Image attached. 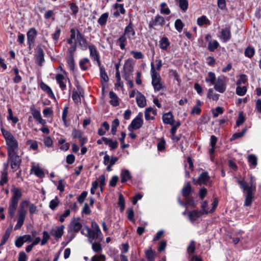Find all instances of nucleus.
Returning a JSON list of instances; mask_svg holds the SVG:
<instances>
[{"label": "nucleus", "mask_w": 261, "mask_h": 261, "mask_svg": "<svg viewBox=\"0 0 261 261\" xmlns=\"http://www.w3.org/2000/svg\"><path fill=\"white\" fill-rule=\"evenodd\" d=\"M11 192L12 194L10 199V204L8 208V213L10 217L13 218L18 206V203L19 199H21L22 194L21 189L13 185Z\"/></svg>", "instance_id": "f257e3e1"}, {"label": "nucleus", "mask_w": 261, "mask_h": 261, "mask_svg": "<svg viewBox=\"0 0 261 261\" xmlns=\"http://www.w3.org/2000/svg\"><path fill=\"white\" fill-rule=\"evenodd\" d=\"M1 131L6 140L8 153L17 152L19 148L17 140L11 132L3 128Z\"/></svg>", "instance_id": "f03ea898"}, {"label": "nucleus", "mask_w": 261, "mask_h": 261, "mask_svg": "<svg viewBox=\"0 0 261 261\" xmlns=\"http://www.w3.org/2000/svg\"><path fill=\"white\" fill-rule=\"evenodd\" d=\"M31 203L28 200H23L20 204V208L18 212L17 222L14 227V230L20 229L23 225L27 213L25 208L29 206Z\"/></svg>", "instance_id": "7ed1b4c3"}, {"label": "nucleus", "mask_w": 261, "mask_h": 261, "mask_svg": "<svg viewBox=\"0 0 261 261\" xmlns=\"http://www.w3.org/2000/svg\"><path fill=\"white\" fill-rule=\"evenodd\" d=\"M151 74L152 77V84L155 91H159L163 88L161 77L160 74L155 71L153 63H151Z\"/></svg>", "instance_id": "20e7f679"}, {"label": "nucleus", "mask_w": 261, "mask_h": 261, "mask_svg": "<svg viewBox=\"0 0 261 261\" xmlns=\"http://www.w3.org/2000/svg\"><path fill=\"white\" fill-rule=\"evenodd\" d=\"M227 79L224 75H221L217 79L214 85V89L218 92L223 93L226 89Z\"/></svg>", "instance_id": "39448f33"}, {"label": "nucleus", "mask_w": 261, "mask_h": 261, "mask_svg": "<svg viewBox=\"0 0 261 261\" xmlns=\"http://www.w3.org/2000/svg\"><path fill=\"white\" fill-rule=\"evenodd\" d=\"M9 160L11 162V166L14 171H16L19 167L21 162V158L17 154V152L8 153Z\"/></svg>", "instance_id": "423d86ee"}, {"label": "nucleus", "mask_w": 261, "mask_h": 261, "mask_svg": "<svg viewBox=\"0 0 261 261\" xmlns=\"http://www.w3.org/2000/svg\"><path fill=\"white\" fill-rule=\"evenodd\" d=\"M143 124V114L140 112L136 118L132 120L128 128L129 130L131 129L133 130L138 129L142 126Z\"/></svg>", "instance_id": "0eeeda50"}, {"label": "nucleus", "mask_w": 261, "mask_h": 261, "mask_svg": "<svg viewBox=\"0 0 261 261\" xmlns=\"http://www.w3.org/2000/svg\"><path fill=\"white\" fill-rule=\"evenodd\" d=\"M237 182L241 188L243 189L244 191H246L245 196L253 197V192L256 190V189H253L249 187L247 183L244 180H241L237 178Z\"/></svg>", "instance_id": "6e6552de"}, {"label": "nucleus", "mask_w": 261, "mask_h": 261, "mask_svg": "<svg viewBox=\"0 0 261 261\" xmlns=\"http://www.w3.org/2000/svg\"><path fill=\"white\" fill-rule=\"evenodd\" d=\"M87 230V236L88 237L89 241L91 243H92L93 241L94 240H98L99 242L101 241L102 240V234L101 232V234H99V233L95 231H92L89 227H86Z\"/></svg>", "instance_id": "1a4fd4ad"}, {"label": "nucleus", "mask_w": 261, "mask_h": 261, "mask_svg": "<svg viewBox=\"0 0 261 261\" xmlns=\"http://www.w3.org/2000/svg\"><path fill=\"white\" fill-rule=\"evenodd\" d=\"M165 23V20L163 17L160 15H157L154 19H152L148 24L150 29L154 28V27L157 25L163 26Z\"/></svg>", "instance_id": "9d476101"}, {"label": "nucleus", "mask_w": 261, "mask_h": 261, "mask_svg": "<svg viewBox=\"0 0 261 261\" xmlns=\"http://www.w3.org/2000/svg\"><path fill=\"white\" fill-rule=\"evenodd\" d=\"M44 53L41 47H37L35 51V63L39 66H42L44 61Z\"/></svg>", "instance_id": "9b49d317"}, {"label": "nucleus", "mask_w": 261, "mask_h": 261, "mask_svg": "<svg viewBox=\"0 0 261 261\" xmlns=\"http://www.w3.org/2000/svg\"><path fill=\"white\" fill-rule=\"evenodd\" d=\"M37 35V32L34 28L30 29L28 31L27 34V40L30 48L34 43Z\"/></svg>", "instance_id": "f8f14e48"}, {"label": "nucleus", "mask_w": 261, "mask_h": 261, "mask_svg": "<svg viewBox=\"0 0 261 261\" xmlns=\"http://www.w3.org/2000/svg\"><path fill=\"white\" fill-rule=\"evenodd\" d=\"M76 88L77 91L73 90L72 91V98L76 103H80L81 101V96H83L84 91L83 88L80 86L77 85Z\"/></svg>", "instance_id": "ddd939ff"}, {"label": "nucleus", "mask_w": 261, "mask_h": 261, "mask_svg": "<svg viewBox=\"0 0 261 261\" xmlns=\"http://www.w3.org/2000/svg\"><path fill=\"white\" fill-rule=\"evenodd\" d=\"M76 40L79 44L82 50H86L88 48L87 41L84 36L82 34L79 30H77Z\"/></svg>", "instance_id": "4468645a"}, {"label": "nucleus", "mask_w": 261, "mask_h": 261, "mask_svg": "<svg viewBox=\"0 0 261 261\" xmlns=\"http://www.w3.org/2000/svg\"><path fill=\"white\" fill-rule=\"evenodd\" d=\"M82 225L80 222V218L74 219L71 222L69 226V231L78 232L81 229Z\"/></svg>", "instance_id": "2eb2a0df"}, {"label": "nucleus", "mask_w": 261, "mask_h": 261, "mask_svg": "<svg viewBox=\"0 0 261 261\" xmlns=\"http://www.w3.org/2000/svg\"><path fill=\"white\" fill-rule=\"evenodd\" d=\"M64 226L61 225L56 227L55 230H51L50 234L55 238L56 240L61 238L64 233Z\"/></svg>", "instance_id": "dca6fc26"}, {"label": "nucleus", "mask_w": 261, "mask_h": 261, "mask_svg": "<svg viewBox=\"0 0 261 261\" xmlns=\"http://www.w3.org/2000/svg\"><path fill=\"white\" fill-rule=\"evenodd\" d=\"M136 102L138 107L144 108L146 105V98L140 92L138 91L136 96Z\"/></svg>", "instance_id": "f3484780"}, {"label": "nucleus", "mask_w": 261, "mask_h": 261, "mask_svg": "<svg viewBox=\"0 0 261 261\" xmlns=\"http://www.w3.org/2000/svg\"><path fill=\"white\" fill-rule=\"evenodd\" d=\"M210 179V177L208 175V172L206 171L201 173L198 178V182L200 185H207Z\"/></svg>", "instance_id": "a211bd4d"}, {"label": "nucleus", "mask_w": 261, "mask_h": 261, "mask_svg": "<svg viewBox=\"0 0 261 261\" xmlns=\"http://www.w3.org/2000/svg\"><path fill=\"white\" fill-rule=\"evenodd\" d=\"M202 215H203V214L200 211L193 210L188 212L189 219L192 222H194L197 220Z\"/></svg>", "instance_id": "6ab92c4d"}, {"label": "nucleus", "mask_w": 261, "mask_h": 261, "mask_svg": "<svg viewBox=\"0 0 261 261\" xmlns=\"http://www.w3.org/2000/svg\"><path fill=\"white\" fill-rule=\"evenodd\" d=\"M123 34H125V36L127 35L128 38H130L131 37H133L135 35L136 32L134 29L133 24L131 21H130L128 25L125 27Z\"/></svg>", "instance_id": "aec40b11"}, {"label": "nucleus", "mask_w": 261, "mask_h": 261, "mask_svg": "<svg viewBox=\"0 0 261 261\" xmlns=\"http://www.w3.org/2000/svg\"><path fill=\"white\" fill-rule=\"evenodd\" d=\"M163 122L165 124H169L173 125L175 122L173 119V116L171 112L164 114L162 117Z\"/></svg>", "instance_id": "412c9836"}, {"label": "nucleus", "mask_w": 261, "mask_h": 261, "mask_svg": "<svg viewBox=\"0 0 261 261\" xmlns=\"http://www.w3.org/2000/svg\"><path fill=\"white\" fill-rule=\"evenodd\" d=\"M156 115V111L151 107L147 108L145 111V118L146 120L154 119Z\"/></svg>", "instance_id": "4be33fe9"}, {"label": "nucleus", "mask_w": 261, "mask_h": 261, "mask_svg": "<svg viewBox=\"0 0 261 261\" xmlns=\"http://www.w3.org/2000/svg\"><path fill=\"white\" fill-rule=\"evenodd\" d=\"M102 140L106 145L110 146L111 150L115 149L118 147V143L117 141H113L112 139L105 137H102Z\"/></svg>", "instance_id": "5701e85b"}, {"label": "nucleus", "mask_w": 261, "mask_h": 261, "mask_svg": "<svg viewBox=\"0 0 261 261\" xmlns=\"http://www.w3.org/2000/svg\"><path fill=\"white\" fill-rule=\"evenodd\" d=\"M247 159L251 168H255L257 165V156L253 154H250L248 155Z\"/></svg>", "instance_id": "b1692460"}, {"label": "nucleus", "mask_w": 261, "mask_h": 261, "mask_svg": "<svg viewBox=\"0 0 261 261\" xmlns=\"http://www.w3.org/2000/svg\"><path fill=\"white\" fill-rule=\"evenodd\" d=\"M231 38L230 28H225L221 31V38L225 41H227Z\"/></svg>", "instance_id": "393cba45"}, {"label": "nucleus", "mask_w": 261, "mask_h": 261, "mask_svg": "<svg viewBox=\"0 0 261 261\" xmlns=\"http://www.w3.org/2000/svg\"><path fill=\"white\" fill-rule=\"evenodd\" d=\"M121 182L123 183L130 179L132 176L128 170H122L120 174Z\"/></svg>", "instance_id": "a878e982"}, {"label": "nucleus", "mask_w": 261, "mask_h": 261, "mask_svg": "<svg viewBox=\"0 0 261 261\" xmlns=\"http://www.w3.org/2000/svg\"><path fill=\"white\" fill-rule=\"evenodd\" d=\"M40 88L42 90L46 92L50 97L53 98H55V95L51 88L47 84L43 82H41L40 83Z\"/></svg>", "instance_id": "bb28decb"}, {"label": "nucleus", "mask_w": 261, "mask_h": 261, "mask_svg": "<svg viewBox=\"0 0 261 261\" xmlns=\"http://www.w3.org/2000/svg\"><path fill=\"white\" fill-rule=\"evenodd\" d=\"M118 160V158L116 156H112L111 159L110 156L108 154H106L103 158V163L105 165L111 164V165H114Z\"/></svg>", "instance_id": "cd10ccee"}, {"label": "nucleus", "mask_w": 261, "mask_h": 261, "mask_svg": "<svg viewBox=\"0 0 261 261\" xmlns=\"http://www.w3.org/2000/svg\"><path fill=\"white\" fill-rule=\"evenodd\" d=\"M170 44L168 38L162 37L159 41V46L163 50H166Z\"/></svg>", "instance_id": "c85d7f7f"}, {"label": "nucleus", "mask_w": 261, "mask_h": 261, "mask_svg": "<svg viewBox=\"0 0 261 261\" xmlns=\"http://www.w3.org/2000/svg\"><path fill=\"white\" fill-rule=\"evenodd\" d=\"M31 113L33 117L38 121L40 123L44 124L45 123V120L42 118L39 111L35 109H31Z\"/></svg>", "instance_id": "c756f323"}, {"label": "nucleus", "mask_w": 261, "mask_h": 261, "mask_svg": "<svg viewBox=\"0 0 261 261\" xmlns=\"http://www.w3.org/2000/svg\"><path fill=\"white\" fill-rule=\"evenodd\" d=\"M109 97L111 99L110 103L111 105L114 107H116L119 105L118 97L113 91L110 92Z\"/></svg>", "instance_id": "7c9ffc66"}, {"label": "nucleus", "mask_w": 261, "mask_h": 261, "mask_svg": "<svg viewBox=\"0 0 261 261\" xmlns=\"http://www.w3.org/2000/svg\"><path fill=\"white\" fill-rule=\"evenodd\" d=\"M56 79L62 90H64L66 88V84L63 82L65 79L64 76L62 74H57L56 76Z\"/></svg>", "instance_id": "2f4dec72"}, {"label": "nucleus", "mask_w": 261, "mask_h": 261, "mask_svg": "<svg viewBox=\"0 0 261 261\" xmlns=\"http://www.w3.org/2000/svg\"><path fill=\"white\" fill-rule=\"evenodd\" d=\"M192 192L191 186L190 182H187L182 189V195L184 197H188Z\"/></svg>", "instance_id": "473e14b6"}, {"label": "nucleus", "mask_w": 261, "mask_h": 261, "mask_svg": "<svg viewBox=\"0 0 261 261\" xmlns=\"http://www.w3.org/2000/svg\"><path fill=\"white\" fill-rule=\"evenodd\" d=\"M88 48L90 51V55L91 58L93 60L99 56L98 53L96 49V48L94 45L91 44L88 46Z\"/></svg>", "instance_id": "72a5a7b5"}, {"label": "nucleus", "mask_w": 261, "mask_h": 261, "mask_svg": "<svg viewBox=\"0 0 261 261\" xmlns=\"http://www.w3.org/2000/svg\"><path fill=\"white\" fill-rule=\"evenodd\" d=\"M31 172L38 177H43L44 176L43 171L38 167L33 166L31 169Z\"/></svg>", "instance_id": "f704fd0d"}, {"label": "nucleus", "mask_w": 261, "mask_h": 261, "mask_svg": "<svg viewBox=\"0 0 261 261\" xmlns=\"http://www.w3.org/2000/svg\"><path fill=\"white\" fill-rule=\"evenodd\" d=\"M109 17V14L108 13H103L100 17L98 18L97 21L98 23L101 25L103 26L105 25L107 21L108 20Z\"/></svg>", "instance_id": "c9c22d12"}, {"label": "nucleus", "mask_w": 261, "mask_h": 261, "mask_svg": "<svg viewBox=\"0 0 261 261\" xmlns=\"http://www.w3.org/2000/svg\"><path fill=\"white\" fill-rule=\"evenodd\" d=\"M126 42V37L125 34L121 35L117 40V43H119L120 47L121 49H124Z\"/></svg>", "instance_id": "e433bc0d"}, {"label": "nucleus", "mask_w": 261, "mask_h": 261, "mask_svg": "<svg viewBox=\"0 0 261 261\" xmlns=\"http://www.w3.org/2000/svg\"><path fill=\"white\" fill-rule=\"evenodd\" d=\"M201 210L200 211L203 215H207L210 213V210L208 208V201L204 200L201 202Z\"/></svg>", "instance_id": "4c0bfd02"}, {"label": "nucleus", "mask_w": 261, "mask_h": 261, "mask_svg": "<svg viewBox=\"0 0 261 261\" xmlns=\"http://www.w3.org/2000/svg\"><path fill=\"white\" fill-rule=\"evenodd\" d=\"M219 43L217 40L210 41L207 48L210 51H214L219 46Z\"/></svg>", "instance_id": "58836bf2"}, {"label": "nucleus", "mask_w": 261, "mask_h": 261, "mask_svg": "<svg viewBox=\"0 0 261 261\" xmlns=\"http://www.w3.org/2000/svg\"><path fill=\"white\" fill-rule=\"evenodd\" d=\"M8 181V172L4 170L2 172L1 179H0V185L4 186V184H7Z\"/></svg>", "instance_id": "ea45409f"}, {"label": "nucleus", "mask_w": 261, "mask_h": 261, "mask_svg": "<svg viewBox=\"0 0 261 261\" xmlns=\"http://www.w3.org/2000/svg\"><path fill=\"white\" fill-rule=\"evenodd\" d=\"M176 1L178 2L179 7H180V9L183 11L184 12H185L188 8V0H175Z\"/></svg>", "instance_id": "a19ab883"}, {"label": "nucleus", "mask_w": 261, "mask_h": 261, "mask_svg": "<svg viewBox=\"0 0 261 261\" xmlns=\"http://www.w3.org/2000/svg\"><path fill=\"white\" fill-rule=\"evenodd\" d=\"M60 201L57 196H56L55 198L51 200L49 204V208L52 210H55L59 205Z\"/></svg>", "instance_id": "79ce46f5"}, {"label": "nucleus", "mask_w": 261, "mask_h": 261, "mask_svg": "<svg viewBox=\"0 0 261 261\" xmlns=\"http://www.w3.org/2000/svg\"><path fill=\"white\" fill-rule=\"evenodd\" d=\"M197 24L199 26H202L204 24H210V21L205 16L203 15L197 19Z\"/></svg>", "instance_id": "37998d69"}, {"label": "nucleus", "mask_w": 261, "mask_h": 261, "mask_svg": "<svg viewBox=\"0 0 261 261\" xmlns=\"http://www.w3.org/2000/svg\"><path fill=\"white\" fill-rule=\"evenodd\" d=\"M207 97L213 100H217L219 97V94L214 92L213 89H209Z\"/></svg>", "instance_id": "c03bdc74"}, {"label": "nucleus", "mask_w": 261, "mask_h": 261, "mask_svg": "<svg viewBox=\"0 0 261 261\" xmlns=\"http://www.w3.org/2000/svg\"><path fill=\"white\" fill-rule=\"evenodd\" d=\"M255 54V50L253 47L248 46L247 47L244 52V54L246 57H247L249 58H251Z\"/></svg>", "instance_id": "a18cd8bd"}, {"label": "nucleus", "mask_w": 261, "mask_h": 261, "mask_svg": "<svg viewBox=\"0 0 261 261\" xmlns=\"http://www.w3.org/2000/svg\"><path fill=\"white\" fill-rule=\"evenodd\" d=\"M118 205L120 207L121 212H122L125 208V200L122 194L119 195Z\"/></svg>", "instance_id": "49530a36"}, {"label": "nucleus", "mask_w": 261, "mask_h": 261, "mask_svg": "<svg viewBox=\"0 0 261 261\" xmlns=\"http://www.w3.org/2000/svg\"><path fill=\"white\" fill-rule=\"evenodd\" d=\"M205 81L207 83H211L212 85L215 84L216 82V76L214 72L210 71L208 73V76L205 79Z\"/></svg>", "instance_id": "de8ad7c7"}, {"label": "nucleus", "mask_w": 261, "mask_h": 261, "mask_svg": "<svg viewBox=\"0 0 261 261\" xmlns=\"http://www.w3.org/2000/svg\"><path fill=\"white\" fill-rule=\"evenodd\" d=\"M100 74L101 79L105 82L109 81V77L103 66H100Z\"/></svg>", "instance_id": "09e8293b"}, {"label": "nucleus", "mask_w": 261, "mask_h": 261, "mask_svg": "<svg viewBox=\"0 0 261 261\" xmlns=\"http://www.w3.org/2000/svg\"><path fill=\"white\" fill-rule=\"evenodd\" d=\"M145 255L149 261H154L155 253L151 249L145 251Z\"/></svg>", "instance_id": "8fccbe9b"}, {"label": "nucleus", "mask_w": 261, "mask_h": 261, "mask_svg": "<svg viewBox=\"0 0 261 261\" xmlns=\"http://www.w3.org/2000/svg\"><path fill=\"white\" fill-rule=\"evenodd\" d=\"M89 62V60L87 58H85L80 61L79 64L80 68L83 70H87L88 69V67L85 65L86 64Z\"/></svg>", "instance_id": "3c124183"}, {"label": "nucleus", "mask_w": 261, "mask_h": 261, "mask_svg": "<svg viewBox=\"0 0 261 261\" xmlns=\"http://www.w3.org/2000/svg\"><path fill=\"white\" fill-rule=\"evenodd\" d=\"M119 125V120L118 119H115L112 122V125L111 127V133L113 135H115L117 128Z\"/></svg>", "instance_id": "603ef678"}, {"label": "nucleus", "mask_w": 261, "mask_h": 261, "mask_svg": "<svg viewBox=\"0 0 261 261\" xmlns=\"http://www.w3.org/2000/svg\"><path fill=\"white\" fill-rule=\"evenodd\" d=\"M13 72L15 75V77L13 79V81L15 83H19L22 80V77L19 75V70L17 68H14Z\"/></svg>", "instance_id": "864d4df0"}, {"label": "nucleus", "mask_w": 261, "mask_h": 261, "mask_svg": "<svg viewBox=\"0 0 261 261\" xmlns=\"http://www.w3.org/2000/svg\"><path fill=\"white\" fill-rule=\"evenodd\" d=\"M247 92V87L246 86H238L236 88V94L239 96H244Z\"/></svg>", "instance_id": "5fc2aeb1"}, {"label": "nucleus", "mask_w": 261, "mask_h": 261, "mask_svg": "<svg viewBox=\"0 0 261 261\" xmlns=\"http://www.w3.org/2000/svg\"><path fill=\"white\" fill-rule=\"evenodd\" d=\"M174 25L175 28L177 31L179 32H181L184 26V24L180 19H177L176 20Z\"/></svg>", "instance_id": "6e6d98bb"}, {"label": "nucleus", "mask_w": 261, "mask_h": 261, "mask_svg": "<svg viewBox=\"0 0 261 261\" xmlns=\"http://www.w3.org/2000/svg\"><path fill=\"white\" fill-rule=\"evenodd\" d=\"M195 242L194 240L191 241L187 248V252L189 254H193L195 250Z\"/></svg>", "instance_id": "4d7b16f0"}, {"label": "nucleus", "mask_w": 261, "mask_h": 261, "mask_svg": "<svg viewBox=\"0 0 261 261\" xmlns=\"http://www.w3.org/2000/svg\"><path fill=\"white\" fill-rule=\"evenodd\" d=\"M190 206L193 208L195 207L196 206V204L193 198H189L184 203V206L187 208L188 207V206Z\"/></svg>", "instance_id": "13d9d810"}, {"label": "nucleus", "mask_w": 261, "mask_h": 261, "mask_svg": "<svg viewBox=\"0 0 261 261\" xmlns=\"http://www.w3.org/2000/svg\"><path fill=\"white\" fill-rule=\"evenodd\" d=\"M83 132L80 130H77L76 128H74L72 132V136L73 138H78L79 139L83 136Z\"/></svg>", "instance_id": "bf43d9fd"}, {"label": "nucleus", "mask_w": 261, "mask_h": 261, "mask_svg": "<svg viewBox=\"0 0 261 261\" xmlns=\"http://www.w3.org/2000/svg\"><path fill=\"white\" fill-rule=\"evenodd\" d=\"M50 236L49 233L46 231H44L43 232V238L41 241V245H45L48 240L49 239Z\"/></svg>", "instance_id": "052dcab7"}, {"label": "nucleus", "mask_w": 261, "mask_h": 261, "mask_svg": "<svg viewBox=\"0 0 261 261\" xmlns=\"http://www.w3.org/2000/svg\"><path fill=\"white\" fill-rule=\"evenodd\" d=\"M67 63L71 70H74L75 68V63L74 57H69L67 60Z\"/></svg>", "instance_id": "680f3d73"}, {"label": "nucleus", "mask_w": 261, "mask_h": 261, "mask_svg": "<svg viewBox=\"0 0 261 261\" xmlns=\"http://www.w3.org/2000/svg\"><path fill=\"white\" fill-rule=\"evenodd\" d=\"M10 232L9 231H8V230H7L6 231L5 233L4 234V235L2 237L1 242L0 244L1 246H3L4 245H5L6 244V242L7 241V240H8V239L10 237Z\"/></svg>", "instance_id": "e2e57ef3"}, {"label": "nucleus", "mask_w": 261, "mask_h": 261, "mask_svg": "<svg viewBox=\"0 0 261 261\" xmlns=\"http://www.w3.org/2000/svg\"><path fill=\"white\" fill-rule=\"evenodd\" d=\"M246 129H244L242 132L234 134L230 139L231 141L234 140L239 138H241L244 136L246 133Z\"/></svg>", "instance_id": "0e129e2a"}, {"label": "nucleus", "mask_w": 261, "mask_h": 261, "mask_svg": "<svg viewBox=\"0 0 261 261\" xmlns=\"http://www.w3.org/2000/svg\"><path fill=\"white\" fill-rule=\"evenodd\" d=\"M167 4L166 3H162L161 4L160 6L161 7V12L162 13H164L167 15H169L170 13V10L168 8H165Z\"/></svg>", "instance_id": "69168bd1"}, {"label": "nucleus", "mask_w": 261, "mask_h": 261, "mask_svg": "<svg viewBox=\"0 0 261 261\" xmlns=\"http://www.w3.org/2000/svg\"><path fill=\"white\" fill-rule=\"evenodd\" d=\"M28 144L30 145V149L36 150L38 149V143L36 141L29 140L28 141Z\"/></svg>", "instance_id": "338daca9"}, {"label": "nucleus", "mask_w": 261, "mask_h": 261, "mask_svg": "<svg viewBox=\"0 0 261 261\" xmlns=\"http://www.w3.org/2000/svg\"><path fill=\"white\" fill-rule=\"evenodd\" d=\"M106 257L104 255H94L92 258V261H105Z\"/></svg>", "instance_id": "774afa93"}]
</instances>
